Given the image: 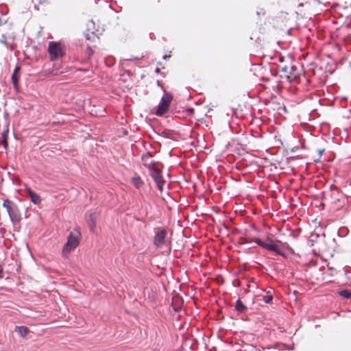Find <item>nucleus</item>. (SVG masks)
<instances>
[{
	"instance_id": "15",
	"label": "nucleus",
	"mask_w": 351,
	"mask_h": 351,
	"mask_svg": "<svg viewBox=\"0 0 351 351\" xmlns=\"http://www.w3.org/2000/svg\"><path fill=\"white\" fill-rule=\"evenodd\" d=\"M27 193L34 204H39L41 202L40 197L31 189L27 190Z\"/></svg>"
},
{
	"instance_id": "26",
	"label": "nucleus",
	"mask_w": 351,
	"mask_h": 351,
	"mask_svg": "<svg viewBox=\"0 0 351 351\" xmlns=\"http://www.w3.org/2000/svg\"><path fill=\"white\" fill-rule=\"evenodd\" d=\"M130 59H131V60H140V59H141V58H139V57H138V56H131V58H130Z\"/></svg>"
},
{
	"instance_id": "33",
	"label": "nucleus",
	"mask_w": 351,
	"mask_h": 351,
	"mask_svg": "<svg viewBox=\"0 0 351 351\" xmlns=\"http://www.w3.org/2000/svg\"><path fill=\"white\" fill-rule=\"evenodd\" d=\"M307 167H308L307 162H306V164H305L306 170H307Z\"/></svg>"
},
{
	"instance_id": "2",
	"label": "nucleus",
	"mask_w": 351,
	"mask_h": 351,
	"mask_svg": "<svg viewBox=\"0 0 351 351\" xmlns=\"http://www.w3.org/2000/svg\"><path fill=\"white\" fill-rule=\"evenodd\" d=\"M250 242H254L263 249L274 252L282 257L286 256L285 253L274 242L273 240L269 238L267 239V241H263L259 238H254L251 241L246 240L245 241L241 243V244L244 245Z\"/></svg>"
},
{
	"instance_id": "13",
	"label": "nucleus",
	"mask_w": 351,
	"mask_h": 351,
	"mask_svg": "<svg viewBox=\"0 0 351 351\" xmlns=\"http://www.w3.org/2000/svg\"><path fill=\"white\" fill-rule=\"evenodd\" d=\"M14 331L21 337H25L30 332L29 329L25 326H16Z\"/></svg>"
},
{
	"instance_id": "20",
	"label": "nucleus",
	"mask_w": 351,
	"mask_h": 351,
	"mask_svg": "<svg viewBox=\"0 0 351 351\" xmlns=\"http://www.w3.org/2000/svg\"><path fill=\"white\" fill-rule=\"evenodd\" d=\"M12 201H10L8 199L4 200L2 206L5 208L8 212V213L10 212V208H12V204H14Z\"/></svg>"
},
{
	"instance_id": "16",
	"label": "nucleus",
	"mask_w": 351,
	"mask_h": 351,
	"mask_svg": "<svg viewBox=\"0 0 351 351\" xmlns=\"http://www.w3.org/2000/svg\"><path fill=\"white\" fill-rule=\"evenodd\" d=\"M132 183L138 189H139L143 184V182L138 176L132 178Z\"/></svg>"
},
{
	"instance_id": "18",
	"label": "nucleus",
	"mask_w": 351,
	"mask_h": 351,
	"mask_svg": "<svg viewBox=\"0 0 351 351\" xmlns=\"http://www.w3.org/2000/svg\"><path fill=\"white\" fill-rule=\"evenodd\" d=\"M8 134V129L4 130L1 134V136H2L1 145L4 147L5 149H7L8 145V141H7Z\"/></svg>"
},
{
	"instance_id": "1",
	"label": "nucleus",
	"mask_w": 351,
	"mask_h": 351,
	"mask_svg": "<svg viewBox=\"0 0 351 351\" xmlns=\"http://www.w3.org/2000/svg\"><path fill=\"white\" fill-rule=\"evenodd\" d=\"M81 238L80 229L79 227H77L69 233L67 241L62 250V256H67L71 251L75 250L79 245Z\"/></svg>"
},
{
	"instance_id": "11",
	"label": "nucleus",
	"mask_w": 351,
	"mask_h": 351,
	"mask_svg": "<svg viewBox=\"0 0 351 351\" xmlns=\"http://www.w3.org/2000/svg\"><path fill=\"white\" fill-rule=\"evenodd\" d=\"M319 239V236L318 234H312L310 237H308V246L313 247L311 252L315 256H318L319 252L318 249L316 247H315L314 243L315 242L316 244H317V240Z\"/></svg>"
},
{
	"instance_id": "24",
	"label": "nucleus",
	"mask_w": 351,
	"mask_h": 351,
	"mask_svg": "<svg viewBox=\"0 0 351 351\" xmlns=\"http://www.w3.org/2000/svg\"><path fill=\"white\" fill-rule=\"evenodd\" d=\"M156 83H157V86L161 88V90H162V92H163L164 93H165L166 92H165V88H164V87H163V86L160 83V82L158 80Z\"/></svg>"
},
{
	"instance_id": "4",
	"label": "nucleus",
	"mask_w": 351,
	"mask_h": 351,
	"mask_svg": "<svg viewBox=\"0 0 351 351\" xmlns=\"http://www.w3.org/2000/svg\"><path fill=\"white\" fill-rule=\"evenodd\" d=\"M172 99L173 96L171 94L167 93H164L157 106L156 114L157 116H162L166 113L169 110Z\"/></svg>"
},
{
	"instance_id": "5",
	"label": "nucleus",
	"mask_w": 351,
	"mask_h": 351,
	"mask_svg": "<svg viewBox=\"0 0 351 351\" xmlns=\"http://www.w3.org/2000/svg\"><path fill=\"white\" fill-rule=\"evenodd\" d=\"M100 210L98 208H93L87 211L86 213V219L89 230L91 232H94L96 228V219L99 215Z\"/></svg>"
},
{
	"instance_id": "7",
	"label": "nucleus",
	"mask_w": 351,
	"mask_h": 351,
	"mask_svg": "<svg viewBox=\"0 0 351 351\" xmlns=\"http://www.w3.org/2000/svg\"><path fill=\"white\" fill-rule=\"evenodd\" d=\"M324 142V140L320 138H316L315 136H312L311 139V143L312 144V147H311V151H313V149H315V151H317V156H313L312 157V160L315 162H317L319 161L320 160V158L322 155V154L324 153V152L325 151V149L324 147H318L317 149H315V146L313 145H315L316 144H319V143H323Z\"/></svg>"
},
{
	"instance_id": "32",
	"label": "nucleus",
	"mask_w": 351,
	"mask_h": 351,
	"mask_svg": "<svg viewBox=\"0 0 351 351\" xmlns=\"http://www.w3.org/2000/svg\"><path fill=\"white\" fill-rule=\"evenodd\" d=\"M300 144H301V147H302V149H304V145H303V144H302L301 143H300Z\"/></svg>"
},
{
	"instance_id": "14",
	"label": "nucleus",
	"mask_w": 351,
	"mask_h": 351,
	"mask_svg": "<svg viewBox=\"0 0 351 351\" xmlns=\"http://www.w3.org/2000/svg\"><path fill=\"white\" fill-rule=\"evenodd\" d=\"M21 70V68L20 66H16L14 69V71H13V73L12 74V84H13V86L15 89V90L18 91L19 90V84H18V77H17V73Z\"/></svg>"
},
{
	"instance_id": "30",
	"label": "nucleus",
	"mask_w": 351,
	"mask_h": 351,
	"mask_svg": "<svg viewBox=\"0 0 351 351\" xmlns=\"http://www.w3.org/2000/svg\"><path fill=\"white\" fill-rule=\"evenodd\" d=\"M169 57H170V56H167L165 54L162 56V59L166 60L167 58H169Z\"/></svg>"
},
{
	"instance_id": "8",
	"label": "nucleus",
	"mask_w": 351,
	"mask_h": 351,
	"mask_svg": "<svg viewBox=\"0 0 351 351\" xmlns=\"http://www.w3.org/2000/svg\"><path fill=\"white\" fill-rule=\"evenodd\" d=\"M167 237V231L165 229H159L155 232L153 243L156 248L161 247L165 242Z\"/></svg>"
},
{
	"instance_id": "23",
	"label": "nucleus",
	"mask_w": 351,
	"mask_h": 351,
	"mask_svg": "<svg viewBox=\"0 0 351 351\" xmlns=\"http://www.w3.org/2000/svg\"><path fill=\"white\" fill-rule=\"evenodd\" d=\"M316 69L317 68H314L313 67V64H310L308 65V76L310 75V73L312 71V74L313 75H315L316 74Z\"/></svg>"
},
{
	"instance_id": "22",
	"label": "nucleus",
	"mask_w": 351,
	"mask_h": 351,
	"mask_svg": "<svg viewBox=\"0 0 351 351\" xmlns=\"http://www.w3.org/2000/svg\"><path fill=\"white\" fill-rule=\"evenodd\" d=\"M265 304H270L273 300V296L271 295H265L262 296L261 299Z\"/></svg>"
},
{
	"instance_id": "12",
	"label": "nucleus",
	"mask_w": 351,
	"mask_h": 351,
	"mask_svg": "<svg viewBox=\"0 0 351 351\" xmlns=\"http://www.w3.org/2000/svg\"><path fill=\"white\" fill-rule=\"evenodd\" d=\"M88 28L86 31L84 32L85 37L87 40L90 41H95V39L97 38V36L96 33L90 29V26H94V22L93 21H90L88 23Z\"/></svg>"
},
{
	"instance_id": "21",
	"label": "nucleus",
	"mask_w": 351,
	"mask_h": 351,
	"mask_svg": "<svg viewBox=\"0 0 351 351\" xmlns=\"http://www.w3.org/2000/svg\"><path fill=\"white\" fill-rule=\"evenodd\" d=\"M340 296L344 298H351V291L350 290H341L339 292Z\"/></svg>"
},
{
	"instance_id": "31",
	"label": "nucleus",
	"mask_w": 351,
	"mask_h": 351,
	"mask_svg": "<svg viewBox=\"0 0 351 351\" xmlns=\"http://www.w3.org/2000/svg\"><path fill=\"white\" fill-rule=\"evenodd\" d=\"M302 6H303V3H300L298 4V8H299L300 7H302Z\"/></svg>"
},
{
	"instance_id": "19",
	"label": "nucleus",
	"mask_w": 351,
	"mask_h": 351,
	"mask_svg": "<svg viewBox=\"0 0 351 351\" xmlns=\"http://www.w3.org/2000/svg\"><path fill=\"white\" fill-rule=\"evenodd\" d=\"M246 306L243 304V302L239 299L236 302L235 310L239 312H243L246 309Z\"/></svg>"
},
{
	"instance_id": "17",
	"label": "nucleus",
	"mask_w": 351,
	"mask_h": 351,
	"mask_svg": "<svg viewBox=\"0 0 351 351\" xmlns=\"http://www.w3.org/2000/svg\"><path fill=\"white\" fill-rule=\"evenodd\" d=\"M311 206L312 207H315L317 208L318 210H321L324 208V203L320 201L319 199H314L311 202Z\"/></svg>"
},
{
	"instance_id": "3",
	"label": "nucleus",
	"mask_w": 351,
	"mask_h": 351,
	"mask_svg": "<svg viewBox=\"0 0 351 351\" xmlns=\"http://www.w3.org/2000/svg\"><path fill=\"white\" fill-rule=\"evenodd\" d=\"M48 52L51 61L57 60L65 55L62 44L54 41L49 43Z\"/></svg>"
},
{
	"instance_id": "27",
	"label": "nucleus",
	"mask_w": 351,
	"mask_h": 351,
	"mask_svg": "<svg viewBox=\"0 0 351 351\" xmlns=\"http://www.w3.org/2000/svg\"><path fill=\"white\" fill-rule=\"evenodd\" d=\"M299 149V147L298 146H295L292 148V152H296Z\"/></svg>"
},
{
	"instance_id": "28",
	"label": "nucleus",
	"mask_w": 351,
	"mask_h": 351,
	"mask_svg": "<svg viewBox=\"0 0 351 351\" xmlns=\"http://www.w3.org/2000/svg\"><path fill=\"white\" fill-rule=\"evenodd\" d=\"M265 14V12H264V10H263V9H261L260 11H258V12H257V14H258V15H260V14Z\"/></svg>"
},
{
	"instance_id": "10",
	"label": "nucleus",
	"mask_w": 351,
	"mask_h": 351,
	"mask_svg": "<svg viewBox=\"0 0 351 351\" xmlns=\"http://www.w3.org/2000/svg\"><path fill=\"white\" fill-rule=\"evenodd\" d=\"M282 71L286 73H289V75H287V78L289 82H292L299 76V71H297L296 66L293 65L290 67L285 66L282 68Z\"/></svg>"
},
{
	"instance_id": "9",
	"label": "nucleus",
	"mask_w": 351,
	"mask_h": 351,
	"mask_svg": "<svg viewBox=\"0 0 351 351\" xmlns=\"http://www.w3.org/2000/svg\"><path fill=\"white\" fill-rule=\"evenodd\" d=\"M8 214L14 224L19 223L21 219V211L16 204H12V208H10V212Z\"/></svg>"
},
{
	"instance_id": "29",
	"label": "nucleus",
	"mask_w": 351,
	"mask_h": 351,
	"mask_svg": "<svg viewBox=\"0 0 351 351\" xmlns=\"http://www.w3.org/2000/svg\"><path fill=\"white\" fill-rule=\"evenodd\" d=\"M155 72H156V73H158H158H160V69L159 68H156V69H155Z\"/></svg>"
},
{
	"instance_id": "6",
	"label": "nucleus",
	"mask_w": 351,
	"mask_h": 351,
	"mask_svg": "<svg viewBox=\"0 0 351 351\" xmlns=\"http://www.w3.org/2000/svg\"><path fill=\"white\" fill-rule=\"evenodd\" d=\"M149 169L150 176L156 182L158 189L162 192L165 181L162 176L161 171L154 165L149 167Z\"/></svg>"
},
{
	"instance_id": "25",
	"label": "nucleus",
	"mask_w": 351,
	"mask_h": 351,
	"mask_svg": "<svg viewBox=\"0 0 351 351\" xmlns=\"http://www.w3.org/2000/svg\"><path fill=\"white\" fill-rule=\"evenodd\" d=\"M3 266L1 265V264H0V278H2V273H3Z\"/></svg>"
}]
</instances>
